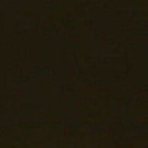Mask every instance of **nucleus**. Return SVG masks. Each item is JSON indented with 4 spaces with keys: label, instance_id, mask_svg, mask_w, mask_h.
<instances>
[{
    "label": "nucleus",
    "instance_id": "10",
    "mask_svg": "<svg viewBox=\"0 0 148 148\" xmlns=\"http://www.w3.org/2000/svg\"><path fill=\"white\" fill-rule=\"evenodd\" d=\"M128 124V125H129V124ZM128 126H129V125H128Z\"/></svg>",
    "mask_w": 148,
    "mask_h": 148
},
{
    "label": "nucleus",
    "instance_id": "8",
    "mask_svg": "<svg viewBox=\"0 0 148 148\" xmlns=\"http://www.w3.org/2000/svg\"><path fill=\"white\" fill-rule=\"evenodd\" d=\"M129 18H128V23L129 22Z\"/></svg>",
    "mask_w": 148,
    "mask_h": 148
},
{
    "label": "nucleus",
    "instance_id": "11",
    "mask_svg": "<svg viewBox=\"0 0 148 148\" xmlns=\"http://www.w3.org/2000/svg\"><path fill=\"white\" fill-rule=\"evenodd\" d=\"M128 55H129V54H128ZM129 55H128V57H129Z\"/></svg>",
    "mask_w": 148,
    "mask_h": 148
},
{
    "label": "nucleus",
    "instance_id": "9",
    "mask_svg": "<svg viewBox=\"0 0 148 148\" xmlns=\"http://www.w3.org/2000/svg\"><path fill=\"white\" fill-rule=\"evenodd\" d=\"M128 26H129V25H128ZM129 27V26H128V27ZM129 32V30H128V32Z\"/></svg>",
    "mask_w": 148,
    "mask_h": 148
},
{
    "label": "nucleus",
    "instance_id": "4",
    "mask_svg": "<svg viewBox=\"0 0 148 148\" xmlns=\"http://www.w3.org/2000/svg\"><path fill=\"white\" fill-rule=\"evenodd\" d=\"M129 116L128 115V124H129V122H130V119H129Z\"/></svg>",
    "mask_w": 148,
    "mask_h": 148
},
{
    "label": "nucleus",
    "instance_id": "3",
    "mask_svg": "<svg viewBox=\"0 0 148 148\" xmlns=\"http://www.w3.org/2000/svg\"><path fill=\"white\" fill-rule=\"evenodd\" d=\"M129 9H130V6L128 5V15L129 14V10H130Z\"/></svg>",
    "mask_w": 148,
    "mask_h": 148
},
{
    "label": "nucleus",
    "instance_id": "2",
    "mask_svg": "<svg viewBox=\"0 0 148 148\" xmlns=\"http://www.w3.org/2000/svg\"><path fill=\"white\" fill-rule=\"evenodd\" d=\"M130 39V37H129V36H128V46L129 45V39ZM129 46H128V50H129Z\"/></svg>",
    "mask_w": 148,
    "mask_h": 148
},
{
    "label": "nucleus",
    "instance_id": "1",
    "mask_svg": "<svg viewBox=\"0 0 148 148\" xmlns=\"http://www.w3.org/2000/svg\"><path fill=\"white\" fill-rule=\"evenodd\" d=\"M129 89H130V88L129 85H128V93H129ZM129 101H130V97L129 96V94L128 93V108L130 107V104H129Z\"/></svg>",
    "mask_w": 148,
    "mask_h": 148
},
{
    "label": "nucleus",
    "instance_id": "7",
    "mask_svg": "<svg viewBox=\"0 0 148 148\" xmlns=\"http://www.w3.org/2000/svg\"><path fill=\"white\" fill-rule=\"evenodd\" d=\"M129 73H130V72H128V77H129ZM128 79H129V78H128Z\"/></svg>",
    "mask_w": 148,
    "mask_h": 148
},
{
    "label": "nucleus",
    "instance_id": "5",
    "mask_svg": "<svg viewBox=\"0 0 148 148\" xmlns=\"http://www.w3.org/2000/svg\"><path fill=\"white\" fill-rule=\"evenodd\" d=\"M129 135H128V143L129 142Z\"/></svg>",
    "mask_w": 148,
    "mask_h": 148
},
{
    "label": "nucleus",
    "instance_id": "6",
    "mask_svg": "<svg viewBox=\"0 0 148 148\" xmlns=\"http://www.w3.org/2000/svg\"><path fill=\"white\" fill-rule=\"evenodd\" d=\"M129 64H128V69H129V67H130V66H129ZM129 72V71L128 70V72Z\"/></svg>",
    "mask_w": 148,
    "mask_h": 148
}]
</instances>
